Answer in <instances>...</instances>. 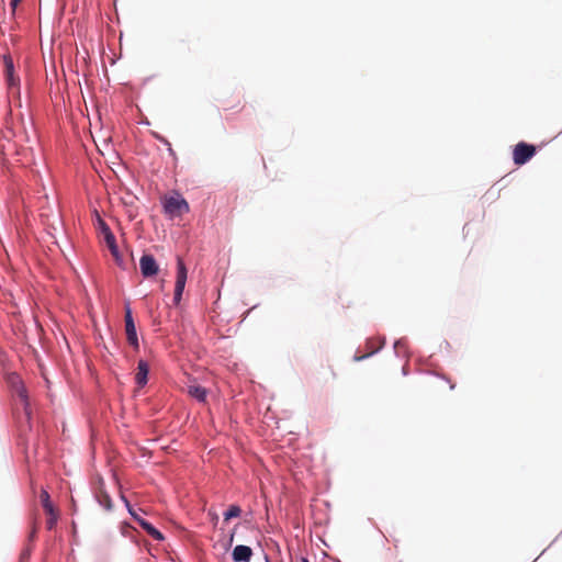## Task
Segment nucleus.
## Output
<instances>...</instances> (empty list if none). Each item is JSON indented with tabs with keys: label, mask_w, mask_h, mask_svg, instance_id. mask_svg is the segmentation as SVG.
Returning <instances> with one entry per match:
<instances>
[{
	"label": "nucleus",
	"mask_w": 562,
	"mask_h": 562,
	"mask_svg": "<svg viewBox=\"0 0 562 562\" xmlns=\"http://www.w3.org/2000/svg\"><path fill=\"white\" fill-rule=\"evenodd\" d=\"M187 268L183 262V260L178 257L177 259V278H176V284H175V294H173V302L176 305H178L181 301L182 293L186 286L187 282Z\"/></svg>",
	"instance_id": "obj_3"
},
{
	"label": "nucleus",
	"mask_w": 562,
	"mask_h": 562,
	"mask_svg": "<svg viewBox=\"0 0 562 562\" xmlns=\"http://www.w3.org/2000/svg\"><path fill=\"white\" fill-rule=\"evenodd\" d=\"M136 521L140 525V527L150 536L153 537L155 540H162L164 539V536L162 533L156 529L150 522H148L147 520L140 518V517H136Z\"/></svg>",
	"instance_id": "obj_11"
},
{
	"label": "nucleus",
	"mask_w": 562,
	"mask_h": 562,
	"mask_svg": "<svg viewBox=\"0 0 562 562\" xmlns=\"http://www.w3.org/2000/svg\"><path fill=\"white\" fill-rule=\"evenodd\" d=\"M140 272L145 278L156 276L158 273V265L151 255H143L139 260Z\"/></svg>",
	"instance_id": "obj_7"
},
{
	"label": "nucleus",
	"mask_w": 562,
	"mask_h": 562,
	"mask_svg": "<svg viewBox=\"0 0 562 562\" xmlns=\"http://www.w3.org/2000/svg\"><path fill=\"white\" fill-rule=\"evenodd\" d=\"M252 555V550L248 546H236L233 550L232 558L234 562H249Z\"/></svg>",
	"instance_id": "obj_9"
},
{
	"label": "nucleus",
	"mask_w": 562,
	"mask_h": 562,
	"mask_svg": "<svg viewBox=\"0 0 562 562\" xmlns=\"http://www.w3.org/2000/svg\"><path fill=\"white\" fill-rule=\"evenodd\" d=\"M20 1L21 0H11V3H10L11 8L14 10Z\"/></svg>",
	"instance_id": "obj_19"
},
{
	"label": "nucleus",
	"mask_w": 562,
	"mask_h": 562,
	"mask_svg": "<svg viewBox=\"0 0 562 562\" xmlns=\"http://www.w3.org/2000/svg\"><path fill=\"white\" fill-rule=\"evenodd\" d=\"M188 393L190 396H192L193 398L201 403H205L206 401L207 391L205 387L199 384H190L188 386Z\"/></svg>",
	"instance_id": "obj_12"
},
{
	"label": "nucleus",
	"mask_w": 562,
	"mask_h": 562,
	"mask_svg": "<svg viewBox=\"0 0 562 562\" xmlns=\"http://www.w3.org/2000/svg\"><path fill=\"white\" fill-rule=\"evenodd\" d=\"M125 333L126 339L135 348H138V339L136 334V327L132 317V311L130 307L125 308Z\"/></svg>",
	"instance_id": "obj_8"
},
{
	"label": "nucleus",
	"mask_w": 562,
	"mask_h": 562,
	"mask_svg": "<svg viewBox=\"0 0 562 562\" xmlns=\"http://www.w3.org/2000/svg\"><path fill=\"white\" fill-rule=\"evenodd\" d=\"M102 225H103V232H104V240H105L108 247L110 248L111 252L114 256H116L117 255V246H116V243H115V236L109 229V227L105 226L104 223H102Z\"/></svg>",
	"instance_id": "obj_13"
},
{
	"label": "nucleus",
	"mask_w": 562,
	"mask_h": 562,
	"mask_svg": "<svg viewBox=\"0 0 562 562\" xmlns=\"http://www.w3.org/2000/svg\"><path fill=\"white\" fill-rule=\"evenodd\" d=\"M98 503L108 512L112 510L113 504L110 495L103 491L100 490L95 495Z\"/></svg>",
	"instance_id": "obj_14"
},
{
	"label": "nucleus",
	"mask_w": 562,
	"mask_h": 562,
	"mask_svg": "<svg viewBox=\"0 0 562 562\" xmlns=\"http://www.w3.org/2000/svg\"><path fill=\"white\" fill-rule=\"evenodd\" d=\"M4 75L7 85L10 90H15L19 93L20 90V78L15 76L13 60L10 56H3Z\"/></svg>",
	"instance_id": "obj_5"
},
{
	"label": "nucleus",
	"mask_w": 562,
	"mask_h": 562,
	"mask_svg": "<svg viewBox=\"0 0 562 562\" xmlns=\"http://www.w3.org/2000/svg\"><path fill=\"white\" fill-rule=\"evenodd\" d=\"M164 212L170 218L182 216L183 214L189 213L190 206L184 198H182L179 193H175L170 196H165L162 199Z\"/></svg>",
	"instance_id": "obj_2"
},
{
	"label": "nucleus",
	"mask_w": 562,
	"mask_h": 562,
	"mask_svg": "<svg viewBox=\"0 0 562 562\" xmlns=\"http://www.w3.org/2000/svg\"><path fill=\"white\" fill-rule=\"evenodd\" d=\"M302 562H310V561L306 558H303Z\"/></svg>",
	"instance_id": "obj_20"
},
{
	"label": "nucleus",
	"mask_w": 562,
	"mask_h": 562,
	"mask_svg": "<svg viewBox=\"0 0 562 562\" xmlns=\"http://www.w3.org/2000/svg\"><path fill=\"white\" fill-rule=\"evenodd\" d=\"M47 515L49 517L46 520V526L50 530V529H53L55 527V525L57 522V519H58V515H57L56 510H53V514H47Z\"/></svg>",
	"instance_id": "obj_17"
},
{
	"label": "nucleus",
	"mask_w": 562,
	"mask_h": 562,
	"mask_svg": "<svg viewBox=\"0 0 562 562\" xmlns=\"http://www.w3.org/2000/svg\"><path fill=\"white\" fill-rule=\"evenodd\" d=\"M241 509L238 505H231L229 508L224 514V519L229 520L232 518H236L240 516Z\"/></svg>",
	"instance_id": "obj_16"
},
{
	"label": "nucleus",
	"mask_w": 562,
	"mask_h": 562,
	"mask_svg": "<svg viewBox=\"0 0 562 562\" xmlns=\"http://www.w3.org/2000/svg\"><path fill=\"white\" fill-rule=\"evenodd\" d=\"M121 498H122V501L125 503V505H126V507H127V509H128L130 514H131V515L134 517V519L136 520V517H139V516L135 513V510H133V508H132V506H131L130 502L125 498V496H124V495H121Z\"/></svg>",
	"instance_id": "obj_18"
},
{
	"label": "nucleus",
	"mask_w": 562,
	"mask_h": 562,
	"mask_svg": "<svg viewBox=\"0 0 562 562\" xmlns=\"http://www.w3.org/2000/svg\"><path fill=\"white\" fill-rule=\"evenodd\" d=\"M8 383L11 386L13 395L15 396L16 405L23 409L24 418L29 423L31 418L29 396L20 375L16 373L9 374Z\"/></svg>",
	"instance_id": "obj_1"
},
{
	"label": "nucleus",
	"mask_w": 562,
	"mask_h": 562,
	"mask_svg": "<svg viewBox=\"0 0 562 562\" xmlns=\"http://www.w3.org/2000/svg\"><path fill=\"white\" fill-rule=\"evenodd\" d=\"M40 498H41L42 506H43L44 510L46 512V514H53V510H55V508L50 502L49 494L46 490L42 488Z\"/></svg>",
	"instance_id": "obj_15"
},
{
	"label": "nucleus",
	"mask_w": 562,
	"mask_h": 562,
	"mask_svg": "<svg viewBox=\"0 0 562 562\" xmlns=\"http://www.w3.org/2000/svg\"><path fill=\"white\" fill-rule=\"evenodd\" d=\"M149 372L148 363L145 360H139L137 363V372L135 375L136 383L144 386L147 383V375Z\"/></svg>",
	"instance_id": "obj_10"
},
{
	"label": "nucleus",
	"mask_w": 562,
	"mask_h": 562,
	"mask_svg": "<svg viewBox=\"0 0 562 562\" xmlns=\"http://www.w3.org/2000/svg\"><path fill=\"white\" fill-rule=\"evenodd\" d=\"M536 154V147L525 142L518 143L513 150L515 165L521 166L529 161Z\"/></svg>",
	"instance_id": "obj_4"
},
{
	"label": "nucleus",
	"mask_w": 562,
	"mask_h": 562,
	"mask_svg": "<svg viewBox=\"0 0 562 562\" xmlns=\"http://www.w3.org/2000/svg\"><path fill=\"white\" fill-rule=\"evenodd\" d=\"M265 562H268V558H267V555L265 557Z\"/></svg>",
	"instance_id": "obj_21"
},
{
	"label": "nucleus",
	"mask_w": 562,
	"mask_h": 562,
	"mask_svg": "<svg viewBox=\"0 0 562 562\" xmlns=\"http://www.w3.org/2000/svg\"><path fill=\"white\" fill-rule=\"evenodd\" d=\"M222 110H241L243 109V95L238 92L224 93L220 99Z\"/></svg>",
	"instance_id": "obj_6"
}]
</instances>
